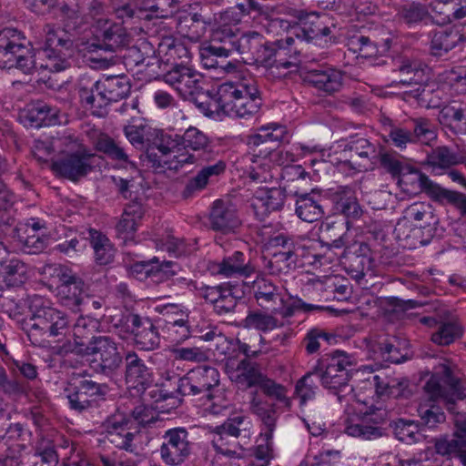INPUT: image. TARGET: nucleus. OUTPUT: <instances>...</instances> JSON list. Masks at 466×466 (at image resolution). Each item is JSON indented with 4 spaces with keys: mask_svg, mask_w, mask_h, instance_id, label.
Returning a JSON list of instances; mask_svg holds the SVG:
<instances>
[{
    "mask_svg": "<svg viewBox=\"0 0 466 466\" xmlns=\"http://www.w3.org/2000/svg\"><path fill=\"white\" fill-rule=\"evenodd\" d=\"M441 93L440 89L434 88V85L424 82L403 92V98L406 101L414 99L419 106L425 108H440L442 105Z\"/></svg>",
    "mask_w": 466,
    "mask_h": 466,
    "instance_id": "obj_34",
    "label": "nucleus"
},
{
    "mask_svg": "<svg viewBox=\"0 0 466 466\" xmlns=\"http://www.w3.org/2000/svg\"><path fill=\"white\" fill-rule=\"evenodd\" d=\"M299 260V255H285L275 252L267 264L271 275H287L295 270Z\"/></svg>",
    "mask_w": 466,
    "mask_h": 466,
    "instance_id": "obj_51",
    "label": "nucleus"
},
{
    "mask_svg": "<svg viewBox=\"0 0 466 466\" xmlns=\"http://www.w3.org/2000/svg\"><path fill=\"white\" fill-rule=\"evenodd\" d=\"M237 372L235 381L245 389L258 387L266 375L262 372L261 365L248 358H244L238 362Z\"/></svg>",
    "mask_w": 466,
    "mask_h": 466,
    "instance_id": "obj_36",
    "label": "nucleus"
},
{
    "mask_svg": "<svg viewBox=\"0 0 466 466\" xmlns=\"http://www.w3.org/2000/svg\"><path fill=\"white\" fill-rule=\"evenodd\" d=\"M164 442L160 447V456L170 466L182 464L192 452V442L185 428L167 430L163 435Z\"/></svg>",
    "mask_w": 466,
    "mask_h": 466,
    "instance_id": "obj_11",
    "label": "nucleus"
},
{
    "mask_svg": "<svg viewBox=\"0 0 466 466\" xmlns=\"http://www.w3.org/2000/svg\"><path fill=\"white\" fill-rule=\"evenodd\" d=\"M129 42L130 35L122 24L106 20L96 30L95 42L89 45L88 49L116 53L128 46Z\"/></svg>",
    "mask_w": 466,
    "mask_h": 466,
    "instance_id": "obj_14",
    "label": "nucleus"
},
{
    "mask_svg": "<svg viewBox=\"0 0 466 466\" xmlns=\"http://www.w3.org/2000/svg\"><path fill=\"white\" fill-rule=\"evenodd\" d=\"M390 428L395 438L408 445L420 442L425 438L417 420L398 419L390 423Z\"/></svg>",
    "mask_w": 466,
    "mask_h": 466,
    "instance_id": "obj_37",
    "label": "nucleus"
},
{
    "mask_svg": "<svg viewBox=\"0 0 466 466\" xmlns=\"http://www.w3.org/2000/svg\"><path fill=\"white\" fill-rule=\"evenodd\" d=\"M157 54L163 65L171 66L169 70L187 66L190 61L188 48L173 36L162 37L157 46Z\"/></svg>",
    "mask_w": 466,
    "mask_h": 466,
    "instance_id": "obj_21",
    "label": "nucleus"
},
{
    "mask_svg": "<svg viewBox=\"0 0 466 466\" xmlns=\"http://www.w3.org/2000/svg\"><path fill=\"white\" fill-rule=\"evenodd\" d=\"M101 80H93L88 76L82 77L77 85L78 96L82 105L93 110V114L101 116L108 106L106 93L100 88Z\"/></svg>",
    "mask_w": 466,
    "mask_h": 466,
    "instance_id": "obj_20",
    "label": "nucleus"
},
{
    "mask_svg": "<svg viewBox=\"0 0 466 466\" xmlns=\"http://www.w3.org/2000/svg\"><path fill=\"white\" fill-rule=\"evenodd\" d=\"M177 139L179 147L190 148L194 151L205 150L209 143L208 137L202 131L193 127H188L183 136L177 135Z\"/></svg>",
    "mask_w": 466,
    "mask_h": 466,
    "instance_id": "obj_58",
    "label": "nucleus"
},
{
    "mask_svg": "<svg viewBox=\"0 0 466 466\" xmlns=\"http://www.w3.org/2000/svg\"><path fill=\"white\" fill-rule=\"evenodd\" d=\"M348 49L356 54L357 56L364 58L376 57L380 49L378 45L370 36L361 34H356L348 38Z\"/></svg>",
    "mask_w": 466,
    "mask_h": 466,
    "instance_id": "obj_42",
    "label": "nucleus"
},
{
    "mask_svg": "<svg viewBox=\"0 0 466 466\" xmlns=\"http://www.w3.org/2000/svg\"><path fill=\"white\" fill-rule=\"evenodd\" d=\"M419 423L423 431L435 430L446 421V415L439 405H420L418 409Z\"/></svg>",
    "mask_w": 466,
    "mask_h": 466,
    "instance_id": "obj_43",
    "label": "nucleus"
},
{
    "mask_svg": "<svg viewBox=\"0 0 466 466\" xmlns=\"http://www.w3.org/2000/svg\"><path fill=\"white\" fill-rule=\"evenodd\" d=\"M242 326L246 329H254L262 332L274 329L279 326V320L273 314L262 312L260 310L249 311L242 321Z\"/></svg>",
    "mask_w": 466,
    "mask_h": 466,
    "instance_id": "obj_47",
    "label": "nucleus"
},
{
    "mask_svg": "<svg viewBox=\"0 0 466 466\" xmlns=\"http://www.w3.org/2000/svg\"><path fill=\"white\" fill-rule=\"evenodd\" d=\"M217 112L237 117H247L258 112L262 104L260 92L251 82L221 84L214 95L208 93Z\"/></svg>",
    "mask_w": 466,
    "mask_h": 466,
    "instance_id": "obj_2",
    "label": "nucleus"
},
{
    "mask_svg": "<svg viewBox=\"0 0 466 466\" xmlns=\"http://www.w3.org/2000/svg\"><path fill=\"white\" fill-rule=\"evenodd\" d=\"M344 151L352 154V158L358 165L360 171L368 170L376 164L379 156L375 144L357 135L350 137V140L344 145Z\"/></svg>",
    "mask_w": 466,
    "mask_h": 466,
    "instance_id": "obj_22",
    "label": "nucleus"
},
{
    "mask_svg": "<svg viewBox=\"0 0 466 466\" xmlns=\"http://www.w3.org/2000/svg\"><path fill=\"white\" fill-rule=\"evenodd\" d=\"M448 411L453 415L456 431L452 439L435 438L434 449L437 454L449 459L457 457L466 466V400L450 403Z\"/></svg>",
    "mask_w": 466,
    "mask_h": 466,
    "instance_id": "obj_5",
    "label": "nucleus"
},
{
    "mask_svg": "<svg viewBox=\"0 0 466 466\" xmlns=\"http://www.w3.org/2000/svg\"><path fill=\"white\" fill-rule=\"evenodd\" d=\"M462 40L463 35L458 30H436L431 34L429 55L437 59L441 58Z\"/></svg>",
    "mask_w": 466,
    "mask_h": 466,
    "instance_id": "obj_30",
    "label": "nucleus"
},
{
    "mask_svg": "<svg viewBox=\"0 0 466 466\" xmlns=\"http://www.w3.org/2000/svg\"><path fill=\"white\" fill-rule=\"evenodd\" d=\"M209 220L214 230L224 233L233 231L240 225L234 206L230 202L222 199H218L213 203Z\"/></svg>",
    "mask_w": 466,
    "mask_h": 466,
    "instance_id": "obj_24",
    "label": "nucleus"
},
{
    "mask_svg": "<svg viewBox=\"0 0 466 466\" xmlns=\"http://www.w3.org/2000/svg\"><path fill=\"white\" fill-rule=\"evenodd\" d=\"M90 238L96 263L99 265L111 263L114 259L115 252L109 239L96 230H90Z\"/></svg>",
    "mask_w": 466,
    "mask_h": 466,
    "instance_id": "obj_44",
    "label": "nucleus"
},
{
    "mask_svg": "<svg viewBox=\"0 0 466 466\" xmlns=\"http://www.w3.org/2000/svg\"><path fill=\"white\" fill-rule=\"evenodd\" d=\"M100 87L106 93L108 105L127 97L131 90V85L125 75L108 76L103 79Z\"/></svg>",
    "mask_w": 466,
    "mask_h": 466,
    "instance_id": "obj_38",
    "label": "nucleus"
},
{
    "mask_svg": "<svg viewBox=\"0 0 466 466\" xmlns=\"http://www.w3.org/2000/svg\"><path fill=\"white\" fill-rule=\"evenodd\" d=\"M5 280L6 287H18L25 283L27 277L26 265L17 258L5 259Z\"/></svg>",
    "mask_w": 466,
    "mask_h": 466,
    "instance_id": "obj_50",
    "label": "nucleus"
},
{
    "mask_svg": "<svg viewBox=\"0 0 466 466\" xmlns=\"http://www.w3.org/2000/svg\"><path fill=\"white\" fill-rule=\"evenodd\" d=\"M303 79L327 95L339 92L343 85L342 72L329 66L309 68L304 72Z\"/></svg>",
    "mask_w": 466,
    "mask_h": 466,
    "instance_id": "obj_19",
    "label": "nucleus"
},
{
    "mask_svg": "<svg viewBox=\"0 0 466 466\" xmlns=\"http://www.w3.org/2000/svg\"><path fill=\"white\" fill-rule=\"evenodd\" d=\"M125 380L130 387L145 390L153 381L152 371L147 366L145 360L134 350L127 351L124 358Z\"/></svg>",
    "mask_w": 466,
    "mask_h": 466,
    "instance_id": "obj_17",
    "label": "nucleus"
},
{
    "mask_svg": "<svg viewBox=\"0 0 466 466\" xmlns=\"http://www.w3.org/2000/svg\"><path fill=\"white\" fill-rule=\"evenodd\" d=\"M211 443L218 453L228 458L240 457V445L236 439L232 440L229 436L214 430Z\"/></svg>",
    "mask_w": 466,
    "mask_h": 466,
    "instance_id": "obj_56",
    "label": "nucleus"
},
{
    "mask_svg": "<svg viewBox=\"0 0 466 466\" xmlns=\"http://www.w3.org/2000/svg\"><path fill=\"white\" fill-rule=\"evenodd\" d=\"M249 408L250 410L261 420L264 425V430L260 433V437L266 443L259 444L257 447L255 455L258 460L268 461L272 456L270 440L272 439L277 421L276 405L263 400L256 390L252 392Z\"/></svg>",
    "mask_w": 466,
    "mask_h": 466,
    "instance_id": "obj_9",
    "label": "nucleus"
},
{
    "mask_svg": "<svg viewBox=\"0 0 466 466\" xmlns=\"http://www.w3.org/2000/svg\"><path fill=\"white\" fill-rule=\"evenodd\" d=\"M82 0H56L53 8L66 26L76 25L81 17Z\"/></svg>",
    "mask_w": 466,
    "mask_h": 466,
    "instance_id": "obj_49",
    "label": "nucleus"
},
{
    "mask_svg": "<svg viewBox=\"0 0 466 466\" xmlns=\"http://www.w3.org/2000/svg\"><path fill=\"white\" fill-rule=\"evenodd\" d=\"M392 63V73L397 84L410 86L413 88L427 81L425 71L428 67L420 60L400 56L393 58Z\"/></svg>",
    "mask_w": 466,
    "mask_h": 466,
    "instance_id": "obj_16",
    "label": "nucleus"
},
{
    "mask_svg": "<svg viewBox=\"0 0 466 466\" xmlns=\"http://www.w3.org/2000/svg\"><path fill=\"white\" fill-rule=\"evenodd\" d=\"M35 455L41 459L42 464L38 466H56L59 461L54 441L43 435L35 443Z\"/></svg>",
    "mask_w": 466,
    "mask_h": 466,
    "instance_id": "obj_57",
    "label": "nucleus"
},
{
    "mask_svg": "<svg viewBox=\"0 0 466 466\" xmlns=\"http://www.w3.org/2000/svg\"><path fill=\"white\" fill-rule=\"evenodd\" d=\"M417 175L420 189L433 201L438 203L446 201L459 208H466V196L464 194L441 187L420 170L417 171Z\"/></svg>",
    "mask_w": 466,
    "mask_h": 466,
    "instance_id": "obj_23",
    "label": "nucleus"
},
{
    "mask_svg": "<svg viewBox=\"0 0 466 466\" xmlns=\"http://www.w3.org/2000/svg\"><path fill=\"white\" fill-rule=\"evenodd\" d=\"M253 289L258 305L266 311L278 314V306L284 302L279 287L271 280L261 278L254 281Z\"/></svg>",
    "mask_w": 466,
    "mask_h": 466,
    "instance_id": "obj_25",
    "label": "nucleus"
},
{
    "mask_svg": "<svg viewBox=\"0 0 466 466\" xmlns=\"http://www.w3.org/2000/svg\"><path fill=\"white\" fill-rule=\"evenodd\" d=\"M19 323L31 344L39 348L49 347L50 338L60 341L70 328L68 315L50 306L36 307L30 318Z\"/></svg>",
    "mask_w": 466,
    "mask_h": 466,
    "instance_id": "obj_3",
    "label": "nucleus"
},
{
    "mask_svg": "<svg viewBox=\"0 0 466 466\" xmlns=\"http://www.w3.org/2000/svg\"><path fill=\"white\" fill-rule=\"evenodd\" d=\"M285 198L281 188L272 187L265 190L261 196L256 197L253 200L252 208L256 216L263 220L268 213L281 209Z\"/></svg>",
    "mask_w": 466,
    "mask_h": 466,
    "instance_id": "obj_33",
    "label": "nucleus"
},
{
    "mask_svg": "<svg viewBox=\"0 0 466 466\" xmlns=\"http://www.w3.org/2000/svg\"><path fill=\"white\" fill-rule=\"evenodd\" d=\"M296 215L303 221L312 223L324 215L322 198L312 190L309 193L296 194Z\"/></svg>",
    "mask_w": 466,
    "mask_h": 466,
    "instance_id": "obj_29",
    "label": "nucleus"
},
{
    "mask_svg": "<svg viewBox=\"0 0 466 466\" xmlns=\"http://www.w3.org/2000/svg\"><path fill=\"white\" fill-rule=\"evenodd\" d=\"M287 134L286 127L279 124H270L261 127L258 133L249 136L248 138V145H258V143L268 142L275 147L281 142Z\"/></svg>",
    "mask_w": 466,
    "mask_h": 466,
    "instance_id": "obj_45",
    "label": "nucleus"
},
{
    "mask_svg": "<svg viewBox=\"0 0 466 466\" xmlns=\"http://www.w3.org/2000/svg\"><path fill=\"white\" fill-rule=\"evenodd\" d=\"M331 198L336 211L347 218L356 220L361 217L363 211L351 187L348 186L337 187L331 192Z\"/></svg>",
    "mask_w": 466,
    "mask_h": 466,
    "instance_id": "obj_31",
    "label": "nucleus"
},
{
    "mask_svg": "<svg viewBox=\"0 0 466 466\" xmlns=\"http://www.w3.org/2000/svg\"><path fill=\"white\" fill-rule=\"evenodd\" d=\"M378 154L377 161L380 162V167L390 174L392 177H400L405 170L407 173L410 174H417V171L419 170L416 167L404 164L400 159L399 155L394 151H386L380 147Z\"/></svg>",
    "mask_w": 466,
    "mask_h": 466,
    "instance_id": "obj_39",
    "label": "nucleus"
},
{
    "mask_svg": "<svg viewBox=\"0 0 466 466\" xmlns=\"http://www.w3.org/2000/svg\"><path fill=\"white\" fill-rule=\"evenodd\" d=\"M230 25H223L213 30L210 40L218 46H226L234 53L236 51L238 35Z\"/></svg>",
    "mask_w": 466,
    "mask_h": 466,
    "instance_id": "obj_61",
    "label": "nucleus"
},
{
    "mask_svg": "<svg viewBox=\"0 0 466 466\" xmlns=\"http://www.w3.org/2000/svg\"><path fill=\"white\" fill-rule=\"evenodd\" d=\"M343 263L352 279L357 281L362 279L368 272L372 271L374 266V259L371 257L369 245L360 243L358 250L346 257Z\"/></svg>",
    "mask_w": 466,
    "mask_h": 466,
    "instance_id": "obj_28",
    "label": "nucleus"
},
{
    "mask_svg": "<svg viewBox=\"0 0 466 466\" xmlns=\"http://www.w3.org/2000/svg\"><path fill=\"white\" fill-rule=\"evenodd\" d=\"M187 286L197 292L198 297L210 303L218 315L233 312L237 307L238 298L228 284L208 286L190 280Z\"/></svg>",
    "mask_w": 466,
    "mask_h": 466,
    "instance_id": "obj_13",
    "label": "nucleus"
},
{
    "mask_svg": "<svg viewBox=\"0 0 466 466\" xmlns=\"http://www.w3.org/2000/svg\"><path fill=\"white\" fill-rule=\"evenodd\" d=\"M353 366L354 362L347 352L335 350L321 359L315 368H318V378L325 388L338 390L348 385Z\"/></svg>",
    "mask_w": 466,
    "mask_h": 466,
    "instance_id": "obj_7",
    "label": "nucleus"
},
{
    "mask_svg": "<svg viewBox=\"0 0 466 466\" xmlns=\"http://www.w3.org/2000/svg\"><path fill=\"white\" fill-rule=\"evenodd\" d=\"M127 425V421L115 422L106 437L116 448L133 452L136 448L132 444V441L136 434L131 432L128 428H126Z\"/></svg>",
    "mask_w": 466,
    "mask_h": 466,
    "instance_id": "obj_48",
    "label": "nucleus"
},
{
    "mask_svg": "<svg viewBox=\"0 0 466 466\" xmlns=\"http://www.w3.org/2000/svg\"><path fill=\"white\" fill-rule=\"evenodd\" d=\"M225 169L226 163L222 160H219L213 165L204 167L194 177L188 180L182 192V197L184 198H188L196 192L204 189L208 184L210 178L221 175L224 173Z\"/></svg>",
    "mask_w": 466,
    "mask_h": 466,
    "instance_id": "obj_35",
    "label": "nucleus"
},
{
    "mask_svg": "<svg viewBox=\"0 0 466 466\" xmlns=\"http://www.w3.org/2000/svg\"><path fill=\"white\" fill-rule=\"evenodd\" d=\"M69 407L78 412L97 406L98 399L105 395V387L89 380L66 390Z\"/></svg>",
    "mask_w": 466,
    "mask_h": 466,
    "instance_id": "obj_15",
    "label": "nucleus"
},
{
    "mask_svg": "<svg viewBox=\"0 0 466 466\" xmlns=\"http://www.w3.org/2000/svg\"><path fill=\"white\" fill-rule=\"evenodd\" d=\"M398 15L406 24H418L430 16L425 5L416 2L406 3L398 9Z\"/></svg>",
    "mask_w": 466,
    "mask_h": 466,
    "instance_id": "obj_55",
    "label": "nucleus"
},
{
    "mask_svg": "<svg viewBox=\"0 0 466 466\" xmlns=\"http://www.w3.org/2000/svg\"><path fill=\"white\" fill-rule=\"evenodd\" d=\"M87 356H93L94 370L106 376L113 375L121 366L123 356L116 343L107 336L92 338L88 341Z\"/></svg>",
    "mask_w": 466,
    "mask_h": 466,
    "instance_id": "obj_8",
    "label": "nucleus"
},
{
    "mask_svg": "<svg viewBox=\"0 0 466 466\" xmlns=\"http://www.w3.org/2000/svg\"><path fill=\"white\" fill-rule=\"evenodd\" d=\"M462 336V329L456 323L447 322L439 326L431 335V341L440 346H448Z\"/></svg>",
    "mask_w": 466,
    "mask_h": 466,
    "instance_id": "obj_59",
    "label": "nucleus"
},
{
    "mask_svg": "<svg viewBox=\"0 0 466 466\" xmlns=\"http://www.w3.org/2000/svg\"><path fill=\"white\" fill-rule=\"evenodd\" d=\"M84 286L82 279L73 282L70 286H58V295L62 303L73 309H78L84 299Z\"/></svg>",
    "mask_w": 466,
    "mask_h": 466,
    "instance_id": "obj_52",
    "label": "nucleus"
},
{
    "mask_svg": "<svg viewBox=\"0 0 466 466\" xmlns=\"http://www.w3.org/2000/svg\"><path fill=\"white\" fill-rule=\"evenodd\" d=\"M461 163L463 157L446 146L437 147L427 157V164L433 168L447 169Z\"/></svg>",
    "mask_w": 466,
    "mask_h": 466,
    "instance_id": "obj_41",
    "label": "nucleus"
},
{
    "mask_svg": "<svg viewBox=\"0 0 466 466\" xmlns=\"http://www.w3.org/2000/svg\"><path fill=\"white\" fill-rule=\"evenodd\" d=\"M263 36L257 33L251 32L238 36L236 51L241 56L246 64H253L258 49L261 46Z\"/></svg>",
    "mask_w": 466,
    "mask_h": 466,
    "instance_id": "obj_40",
    "label": "nucleus"
},
{
    "mask_svg": "<svg viewBox=\"0 0 466 466\" xmlns=\"http://www.w3.org/2000/svg\"><path fill=\"white\" fill-rule=\"evenodd\" d=\"M220 374L218 369L208 365L198 366L177 380V392L184 397L210 401L214 390L219 386Z\"/></svg>",
    "mask_w": 466,
    "mask_h": 466,
    "instance_id": "obj_4",
    "label": "nucleus"
},
{
    "mask_svg": "<svg viewBox=\"0 0 466 466\" xmlns=\"http://www.w3.org/2000/svg\"><path fill=\"white\" fill-rule=\"evenodd\" d=\"M348 221L327 218L319 227V239L328 248H341L345 246L348 231Z\"/></svg>",
    "mask_w": 466,
    "mask_h": 466,
    "instance_id": "obj_27",
    "label": "nucleus"
},
{
    "mask_svg": "<svg viewBox=\"0 0 466 466\" xmlns=\"http://www.w3.org/2000/svg\"><path fill=\"white\" fill-rule=\"evenodd\" d=\"M175 266L177 265L172 261L159 262L158 258L155 257L148 279L154 283L167 281L176 275Z\"/></svg>",
    "mask_w": 466,
    "mask_h": 466,
    "instance_id": "obj_64",
    "label": "nucleus"
},
{
    "mask_svg": "<svg viewBox=\"0 0 466 466\" xmlns=\"http://www.w3.org/2000/svg\"><path fill=\"white\" fill-rule=\"evenodd\" d=\"M318 368L313 371L306 373L300 378L295 386V393L299 398L300 404H305L307 400H312L318 390Z\"/></svg>",
    "mask_w": 466,
    "mask_h": 466,
    "instance_id": "obj_53",
    "label": "nucleus"
},
{
    "mask_svg": "<svg viewBox=\"0 0 466 466\" xmlns=\"http://www.w3.org/2000/svg\"><path fill=\"white\" fill-rule=\"evenodd\" d=\"M73 53V41L64 34L59 35L51 25L46 26V40L38 55L46 58L38 63L34 49L15 28L6 27L0 31V68H17L25 74H32L40 68L50 72H61L70 66L68 58Z\"/></svg>",
    "mask_w": 466,
    "mask_h": 466,
    "instance_id": "obj_1",
    "label": "nucleus"
},
{
    "mask_svg": "<svg viewBox=\"0 0 466 466\" xmlns=\"http://www.w3.org/2000/svg\"><path fill=\"white\" fill-rule=\"evenodd\" d=\"M413 124L412 136L414 142H421L425 145H430L431 141L437 139V133L435 126L431 121L425 117L412 118Z\"/></svg>",
    "mask_w": 466,
    "mask_h": 466,
    "instance_id": "obj_54",
    "label": "nucleus"
},
{
    "mask_svg": "<svg viewBox=\"0 0 466 466\" xmlns=\"http://www.w3.org/2000/svg\"><path fill=\"white\" fill-rule=\"evenodd\" d=\"M151 51L147 44H142L140 46H132L126 49L123 55V63L127 70H135L137 66H141L145 61V54Z\"/></svg>",
    "mask_w": 466,
    "mask_h": 466,
    "instance_id": "obj_63",
    "label": "nucleus"
},
{
    "mask_svg": "<svg viewBox=\"0 0 466 466\" xmlns=\"http://www.w3.org/2000/svg\"><path fill=\"white\" fill-rule=\"evenodd\" d=\"M291 33L297 38L310 42L330 34V28L325 23L323 16L309 14L299 18V22L291 27Z\"/></svg>",
    "mask_w": 466,
    "mask_h": 466,
    "instance_id": "obj_26",
    "label": "nucleus"
},
{
    "mask_svg": "<svg viewBox=\"0 0 466 466\" xmlns=\"http://www.w3.org/2000/svg\"><path fill=\"white\" fill-rule=\"evenodd\" d=\"M96 149L105 154L109 158L128 163V155L125 148L122 147L119 143L116 142L111 137L106 134L100 135L95 142Z\"/></svg>",
    "mask_w": 466,
    "mask_h": 466,
    "instance_id": "obj_46",
    "label": "nucleus"
},
{
    "mask_svg": "<svg viewBox=\"0 0 466 466\" xmlns=\"http://www.w3.org/2000/svg\"><path fill=\"white\" fill-rule=\"evenodd\" d=\"M138 209H140V208L137 206L128 207L122 215L121 219L116 224V228L118 237L123 238L125 241L127 238H131L137 230V221L135 214L140 213V210Z\"/></svg>",
    "mask_w": 466,
    "mask_h": 466,
    "instance_id": "obj_60",
    "label": "nucleus"
},
{
    "mask_svg": "<svg viewBox=\"0 0 466 466\" xmlns=\"http://www.w3.org/2000/svg\"><path fill=\"white\" fill-rule=\"evenodd\" d=\"M95 157L86 146L75 142L70 151L53 160L51 168L56 176L77 182L92 171Z\"/></svg>",
    "mask_w": 466,
    "mask_h": 466,
    "instance_id": "obj_6",
    "label": "nucleus"
},
{
    "mask_svg": "<svg viewBox=\"0 0 466 466\" xmlns=\"http://www.w3.org/2000/svg\"><path fill=\"white\" fill-rule=\"evenodd\" d=\"M321 341H326L330 345L333 341H336V338L334 335L327 333L319 328L309 330L303 339L307 353L313 354L317 352L320 348Z\"/></svg>",
    "mask_w": 466,
    "mask_h": 466,
    "instance_id": "obj_62",
    "label": "nucleus"
},
{
    "mask_svg": "<svg viewBox=\"0 0 466 466\" xmlns=\"http://www.w3.org/2000/svg\"><path fill=\"white\" fill-rule=\"evenodd\" d=\"M127 322L131 323L134 342L139 350L149 351L158 348L160 336L151 319L130 314L127 317Z\"/></svg>",
    "mask_w": 466,
    "mask_h": 466,
    "instance_id": "obj_18",
    "label": "nucleus"
},
{
    "mask_svg": "<svg viewBox=\"0 0 466 466\" xmlns=\"http://www.w3.org/2000/svg\"><path fill=\"white\" fill-rule=\"evenodd\" d=\"M255 271L250 258L243 252L235 251L232 255L225 257L217 266L218 274L225 277H248Z\"/></svg>",
    "mask_w": 466,
    "mask_h": 466,
    "instance_id": "obj_32",
    "label": "nucleus"
},
{
    "mask_svg": "<svg viewBox=\"0 0 466 466\" xmlns=\"http://www.w3.org/2000/svg\"><path fill=\"white\" fill-rule=\"evenodd\" d=\"M215 21V14L208 5H196L187 14L178 17L177 29L184 37L198 41Z\"/></svg>",
    "mask_w": 466,
    "mask_h": 466,
    "instance_id": "obj_12",
    "label": "nucleus"
},
{
    "mask_svg": "<svg viewBox=\"0 0 466 466\" xmlns=\"http://www.w3.org/2000/svg\"><path fill=\"white\" fill-rule=\"evenodd\" d=\"M162 79L172 86L184 99L192 100L198 107L205 109L204 103L198 101V96L204 94L202 75L187 66L177 70H167Z\"/></svg>",
    "mask_w": 466,
    "mask_h": 466,
    "instance_id": "obj_10",
    "label": "nucleus"
}]
</instances>
